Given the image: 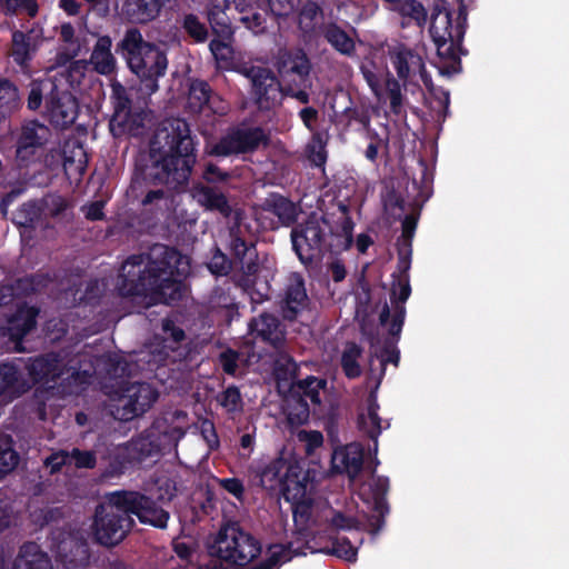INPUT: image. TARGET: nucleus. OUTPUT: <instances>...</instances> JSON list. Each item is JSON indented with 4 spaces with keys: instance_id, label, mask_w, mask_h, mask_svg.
<instances>
[{
    "instance_id": "obj_6",
    "label": "nucleus",
    "mask_w": 569,
    "mask_h": 569,
    "mask_svg": "<svg viewBox=\"0 0 569 569\" xmlns=\"http://www.w3.org/2000/svg\"><path fill=\"white\" fill-rule=\"evenodd\" d=\"M134 520L129 511L128 490H116L107 503L94 509L92 533L100 546L116 547L132 530Z\"/></svg>"
},
{
    "instance_id": "obj_30",
    "label": "nucleus",
    "mask_w": 569,
    "mask_h": 569,
    "mask_svg": "<svg viewBox=\"0 0 569 569\" xmlns=\"http://www.w3.org/2000/svg\"><path fill=\"white\" fill-rule=\"evenodd\" d=\"M311 63L307 52L302 48L290 49L286 52L280 62V72L296 74L298 81L307 84L310 78Z\"/></svg>"
},
{
    "instance_id": "obj_50",
    "label": "nucleus",
    "mask_w": 569,
    "mask_h": 569,
    "mask_svg": "<svg viewBox=\"0 0 569 569\" xmlns=\"http://www.w3.org/2000/svg\"><path fill=\"white\" fill-rule=\"evenodd\" d=\"M293 513V523L298 529V535L307 536L308 526L311 519L313 502L312 499L305 498L299 499L297 502L291 505Z\"/></svg>"
},
{
    "instance_id": "obj_15",
    "label": "nucleus",
    "mask_w": 569,
    "mask_h": 569,
    "mask_svg": "<svg viewBox=\"0 0 569 569\" xmlns=\"http://www.w3.org/2000/svg\"><path fill=\"white\" fill-rule=\"evenodd\" d=\"M389 57L399 79L406 81L411 76L419 73L427 87L431 84V78L426 69L423 59L413 49L398 47L389 52Z\"/></svg>"
},
{
    "instance_id": "obj_26",
    "label": "nucleus",
    "mask_w": 569,
    "mask_h": 569,
    "mask_svg": "<svg viewBox=\"0 0 569 569\" xmlns=\"http://www.w3.org/2000/svg\"><path fill=\"white\" fill-rule=\"evenodd\" d=\"M193 198L198 203L204 207L206 210L216 211L224 218L232 214V207L228 200V196L220 190L208 187V184L198 183L193 188Z\"/></svg>"
},
{
    "instance_id": "obj_23",
    "label": "nucleus",
    "mask_w": 569,
    "mask_h": 569,
    "mask_svg": "<svg viewBox=\"0 0 569 569\" xmlns=\"http://www.w3.org/2000/svg\"><path fill=\"white\" fill-rule=\"evenodd\" d=\"M161 448L153 435H140L127 441V452L130 468L146 461H153L160 455Z\"/></svg>"
},
{
    "instance_id": "obj_49",
    "label": "nucleus",
    "mask_w": 569,
    "mask_h": 569,
    "mask_svg": "<svg viewBox=\"0 0 569 569\" xmlns=\"http://www.w3.org/2000/svg\"><path fill=\"white\" fill-rule=\"evenodd\" d=\"M392 10L403 18H409L418 27H425L428 20L427 10L418 0H399L398 6H393Z\"/></svg>"
},
{
    "instance_id": "obj_55",
    "label": "nucleus",
    "mask_w": 569,
    "mask_h": 569,
    "mask_svg": "<svg viewBox=\"0 0 569 569\" xmlns=\"http://www.w3.org/2000/svg\"><path fill=\"white\" fill-rule=\"evenodd\" d=\"M218 402L228 412H236L242 409L241 390L236 385H230L218 395Z\"/></svg>"
},
{
    "instance_id": "obj_37",
    "label": "nucleus",
    "mask_w": 569,
    "mask_h": 569,
    "mask_svg": "<svg viewBox=\"0 0 569 569\" xmlns=\"http://www.w3.org/2000/svg\"><path fill=\"white\" fill-rule=\"evenodd\" d=\"M102 459H106L107 461L106 468L102 472L103 477L116 478L123 475L126 470L130 468L127 442L109 448L107 455L102 457Z\"/></svg>"
},
{
    "instance_id": "obj_39",
    "label": "nucleus",
    "mask_w": 569,
    "mask_h": 569,
    "mask_svg": "<svg viewBox=\"0 0 569 569\" xmlns=\"http://www.w3.org/2000/svg\"><path fill=\"white\" fill-rule=\"evenodd\" d=\"M299 367L295 358L290 356H281L277 358L273 365V377L277 380V388L281 391L286 388L289 391L290 383L297 381Z\"/></svg>"
},
{
    "instance_id": "obj_12",
    "label": "nucleus",
    "mask_w": 569,
    "mask_h": 569,
    "mask_svg": "<svg viewBox=\"0 0 569 569\" xmlns=\"http://www.w3.org/2000/svg\"><path fill=\"white\" fill-rule=\"evenodd\" d=\"M44 114L53 127L67 130L79 116V101L69 90L52 84L44 99Z\"/></svg>"
},
{
    "instance_id": "obj_53",
    "label": "nucleus",
    "mask_w": 569,
    "mask_h": 569,
    "mask_svg": "<svg viewBox=\"0 0 569 569\" xmlns=\"http://www.w3.org/2000/svg\"><path fill=\"white\" fill-rule=\"evenodd\" d=\"M375 358L380 360L381 372L383 376L386 373V367L388 363H393L398 366L400 361V351L396 345V342L385 340L383 347L380 352H371L369 358V365L372 366Z\"/></svg>"
},
{
    "instance_id": "obj_33",
    "label": "nucleus",
    "mask_w": 569,
    "mask_h": 569,
    "mask_svg": "<svg viewBox=\"0 0 569 569\" xmlns=\"http://www.w3.org/2000/svg\"><path fill=\"white\" fill-rule=\"evenodd\" d=\"M37 308H20L8 323L9 337L12 341L20 343L23 338L37 327Z\"/></svg>"
},
{
    "instance_id": "obj_22",
    "label": "nucleus",
    "mask_w": 569,
    "mask_h": 569,
    "mask_svg": "<svg viewBox=\"0 0 569 569\" xmlns=\"http://www.w3.org/2000/svg\"><path fill=\"white\" fill-rule=\"evenodd\" d=\"M12 569H54L48 552L34 541H26L12 562Z\"/></svg>"
},
{
    "instance_id": "obj_32",
    "label": "nucleus",
    "mask_w": 569,
    "mask_h": 569,
    "mask_svg": "<svg viewBox=\"0 0 569 569\" xmlns=\"http://www.w3.org/2000/svg\"><path fill=\"white\" fill-rule=\"evenodd\" d=\"M321 33L326 41L343 57H353L357 52L356 41L337 22H327L321 28Z\"/></svg>"
},
{
    "instance_id": "obj_59",
    "label": "nucleus",
    "mask_w": 569,
    "mask_h": 569,
    "mask_svg": "<svg viewBox=\"0 0 569 569\" xmlns=\"http://www.w3.org/2000/svg\"><path fill=\"white\" fill-rule=\"evenodd\" d=\"M209 48L217 62H230L232 60V40L216 37L210 41Z\"/></svg>"
},
{
    "instance_id": "obj_17",
    "label": "nucleus",
    "mask_w": 569,
    "mask_h": 569,
    "mask_svg": "<svg viewBox=\"0 0 569 569\" xmlns=\"http://www.w3.org/2000/svg\"><path fill=\"white\" fill-rule=\"evenodd\" d=\"M308 305V295L303 277L300 273L290 276L284 288V297L281 305L284 320H296L300 311Z\"/></svg>"
},
{
    "instance_id": "obj_46",
    "label": "nucleus",
    "mask_w": 569,
    "mask_h": 569,
    "mask_svg": "<svg viewBox=\"0 0 569 569\" xmlns=\"http://www.w3.org/2000/svg\"><path fill=\"white\" fill-rule=\"evenodd\" d=\"M295 385L306 400L309 399L311 403L320 405V390L327 388L328 380L309 375L305 379H298Z\"/></svg>"
},
{
    "instance_id": "obj_31",
    "label": "nucleus",
    "mask_w": 569,
    "mask_h": 569,
    "mask_svg": "<svg viewBox=\"0 0 569 569\" xmlns=\"http://www.w3.org/2000/svg\"><path fill=\"white\" fill-rule=\"evenodd\" d=\"M90 62L100 74L116 72L117 59L112 54V38L109 36L98 37L94 48L90 54Z\"/></svg>"
},
{
    "instance_id": "obj_63",
    "label": "nucleus",
    "mask_w": 569,
    "mask_h": 569,
    "mask_svg": "<svg viewBox=\"0 0 569 569\" xmlns=\"http://www.w3.org/2000/svg\"><path fill=\"white\" fill-rule=\"evenodd\" d=\"M310 86V78L306 84L301 82L288 83L283 87V96L291 97L302 104H308V102H310V93H308L307 89H309Z\"/></svg>"
},
{
    "instance_id": "obj_35",
    "label": "nucleus",
    "mask_w": 569,
    "mask_h": 569,
    "mask_svg": "<svg viewBox=\"0 0 569 569\" xmlns=\"http://www.w3.org/2000/svg\"><path fill=\"white\" fill-rule=\"evenodd\" d=\"M287 462L286 458L278 457L260 468L257 475L260 478L261 487L268 490L278 489L281 493L282 477L286 472Z\"/></svg>"
},
{
    "instance_id": "obj_45",
    "label": "nucleus",
    "mask_w": 569,
    "mask_h": 569,
    "mask_svg": "<svg viewBox=\"0 0 569 569\" xmlns=\"http://www.w3.org/2000/svg\"><path fill=\"white\" fill-rule=\"evenodd\" d=\"M298 555H306L302 547H295L293 541L286 545H272L269 547V553L266 558L269 569L278 567V565L286 563L298 557Z\"/></svg>"
},
{
    "instance_id": "obj_3",
    "label": "nucleus",
    "mask_w": 569,
    "mask_h": 569,
    "mask_svg": "<svg viewBox=\"0 0 569 569\" xmlns=\"http://www.w3.org/2000/svg\"><path fill=\"white\" fill-rule=\"evenodd\" d=\"M468 29V7L461 0L456 13L448 9L445 0L433 4L429 33L440 59L439 72L443 76L460 73L461 57L468 54L463 38Z\"/></svg>"
},
{
    "instance_id": "obj_40",
    "label": "nucleus",
    "mask_w": 569,
    "mask_h": 569,
    "mask_svg": "<svg viewBox=\"0 0 569 569\" xmlns=\"http://www.w3.org/2000/svg\"><path fill=\"white\" fill-rule=\"evenodd\" d=\"M43 209L36 200L26 201L21 204L12 221L16 226L26 228L27 230H37L40 226Z\"/></svg>"
},
{
    "instance_id": "obj_7",
    "label": "nucleus",
    "mask_w": 569,
    "mask_h": 569,
    "mask_svg": "<svg viewBox=\"0 0 569 569\" xmlns=\"http://www.w3.org/2000/svg\"><path fill=\"white\" fill-rule=\"evenodd\" d=\"M333 228L326 216L311 213L292 227V248L306 266L319 262L326 253L333 252Z\"/></svg>"
},
{
    "instance_id": "obj_41",
    "label": "nucleus",
    "mask_w": 569,
    "mask_h": 569,
    "mask_svg": "<svg viewBox=\"0 0 569 569\" xmlns=\"http://www.w3.org/2000/svg\"><path fill=\"white\" fill-rule=\"evenodd\" d=\"M362 348L355 341L346 343L340 358L341 368L348 379H357L361 376V365L359 358L362 356Z\"/></svg>"
},
{
    "instance_id": "obj_19",
    "label": "nucleus",
    "mask_w": 569,
    "mask_h": 569,
    "mask_svg": "<svg viewBox=\"0 0 569 569\" xmlns=\"http://www.w3.org/2000/svg\"><path fill=\"white\" fill-rule=\"evenodd\" d=\"M249 333L269 346L278 348L282 345L284 335L279 318L271 313H261L253 317L248 323Z\"/></svg>"
},
{
    "instance_id": "obj_42",
    "label": "nucleus",
    "mask_w": 569,
    "mask_h": 569,
    "mask_svg": "<svg viewBox=\"0 0 569 569\" xmlns=\"http://www.w3.org/2000/svg\"><path fill=\"white\" fill-rule=\"evenodd\" d=\"M139 127H141V119L139 114L132 112V106L123 114H112L109 121V129L116 138L134 133Z\"/></svg>"
},
{
    "instance_id": "obj_13",
    "label": "nucleus",
    "mask_w": 569,
    "mask_h": 569,
    "mask_svg": "<svg viewBox=\"0 0 569 569\" xmlns=\"http://www.w3.org/2000/svg\"><path fill=\"white\" fill-rule=\"evenodd\" d=\"M158 397V390L148 382L130 385L120 398V419L129 421L144 415L146 411L152 408Z\"/></svg>"
},
{
    "instance_id": "obj_56",
    "label": "nucleus",
    "mask_w": 569,
    "mask_h": 569,
    "mask_svg": "<svg viewBox=\"0 0 569 569\" xmlns=\"http://www.w3.org/2000/svg\"><path fill=\"white\" fill-rule=\"evenodd\" d=\"M234 178L232 171H226L214 162H207L203 164L202 179L206 180L208 186L227 183V181Z\"/></svg>"
},
{
    "instance_id": "obj_18",
    "label": "nucleus",
    "mask_w": 569,
    "mask_h": 569,
    "mask_svg": "<svg viewBox=\"0 0 569 569\" xmlns=\"http://www.w3.org/2000/svg\"><path fill=\"white\" fill-rule=\"evenodd\" d=\"M167 1L170 0H123L121 17L127 22L146 26L157 20Z\"/></svg>"
},
{
    "instance_id": "obj_2",
    "label": "nucleus",
    "mask_w": 569,
    "mask_h": 569,
    "mask_svg": "<svg viewBox=\"0 0 569 569\" xmlns=\"http://www.w3.org/2000/svg\"><path fill=\"white\" fill-rule=\"evenodd\" d=\"M187 258L178 248L153 244L146 253H132L119 269L116 289L121 297H149L153 303L174 305L182 300L188 272Z\"/></svg>"
},
{
    "instance_id": "obj_21",
    "label": "nucleus",
    "mask_w": 569,
    "mask_h": 569,
    "mask_svg": "<svg viewBox=\"0 0 569 569\" xmlns=\"http://www.w3.org/2000/svg\"><path fill=\"white\" fill-rule=\"evenodd\" d=\"M262 212H269L277 217L281 226H296L300 208L295 201L280 193H270L261 203Z\"/></svg>"
},
{
    "instance_id": "obj_29",
    "label": "nucleus",
    "mask_w": 569,
    "mask_h": 569,
    "mask_svg": "<svg viewBox=\"0 0 569 569\" xmlns=\"http://www.w3.org/2000/svg\"><path fill=\"white\" fill-rule=\"evenodd\" d=\"M213 97V90L207 80H191L187 99L188 111L192 114H199V112H202L203 110H211L216 112L212 106Z\"/></svg>"
},
{
    "instance_id": "obj_14",
    "label": "nucleus",
    "mask_w": 569,
    "mask_h": 569,
    "mask_svg": "<svg viewBox=\"0 0 569 569\" xmlns=\"http://www.w3.org/2000/svg\"><path fill=\"white\" fill-rule=\"evenodd\" d=\"M128 502L130 515L137 516L142 525L160 528V530L168 527L170 511L163 509L158 500L137 490H128Z\"/></svg>"
},
{
    "instance_id": "obj_34",
    "label": "nucleus",
    "mask_w": 569,
    "mask_h": 569,
    "mask_svg": "<svg viewBox=\"0 0 569 569\" xmlns=\"http://www.w3.org/2000/svg\"><path fill=\"white\" fill-rule=\"evenodd\" d=\"M58 557L67 568L84 567L89 561L88 545L78 540L62 541L58 547Z\"/></svg>"
},
{
    "instance_id": "obj_38",
    "label": "nucleus",
    "mask_w": 569,
    "mask_h": 569,
    "mask_svg": "<svg viewBox=\"0 0 569 569\" xmlns=\"http://www.w3.org/2000/svg\"><path fill=\"white\" fill-rule=\"evenodd\" d=\"M29 388L30 385L26 380L21 381V372L17 363H0V395L6 393V391L24 393Z\"/></svg>"
},
{
    "instance_id": "obj_1",
    "label": "nucleus",
    "mask_w": 569,
    "mask_h": 569,
    "mask_svg": "<svg viewBox=\"0 0 569 569\" xmlns=\"http://www.w3.org/2000/svg\"><path fill=\"white\" fill-rule=\"evenodd\" d=\"M199 141L187 120L172 117L161 121L149 141V153L136 163V174L147 184L160 186L149 190L140 203L149 220H158L172 202L174 192L187 189Z\"/></svg>"
},
{
    "instance_id": "obj_10",
    "label": "nucleus",
    "mask_w": 569,
    "mask_h": 569,
    "mask_svg": "<svg viewBox=\"0 0 569 569\" xmlns=\"http://www.w3.org/2000/svg\"><path fill=\"white\" fill-rule=\"evenodd\" d=\"M51 138L50 127L39 120L21 123L16 136V160L21 166L34 162Z\"/></svg>"
},
{
    "instance_id": "obj_48",
    "label": "nucleus",
    "mask_w": 569,
    "mask_h": 569,
    "mask_svg": "<svg viewBox=\"0 0 569 569\" xmlns=\"http://www.w3.org/2000/svg\"><path fill=\"white\" fill-rule=\"evenodd\" d=\"M19 462V453L12 446V437L0 435V479L12 472Z\"/></svg>"
},
{
    "instance_id": "obj_60",
    "label": "nucleus",
    "mask_w": 569,
    "mask_h": 569,
    "mask_svg": "<svg viewBox=\"0 0 569 569\" xmlns=\"http://www.w3.org/2000/svg\"><path fill=\"white\" fill-rule=\"evenodd\" d=\"M406 320V306L395 305L393 306V316L389 323V337L386 338L387 341L398 343L402 327Z\"/></svg>"
},
{
    "instance_id": "obj_54",
    "label": "nucleus",
    "mask_w": 569,
    "mask_h": 569,
    "mask_svg": "<svg viewBox=\"0 0 569 569\" xmlns=\"http://www.w3.org/2000/svg\"><path fill=\"white\" fill-rule=\"evenodd\" d=\"M330 552L346 561H357L358 548L347 536H336L331 539Z\"/></svg>"
},
{
    "instance_id": "obj_11",
    "label": "nucleus",
    "mask_w": 569,
    "mask_h": 569,
    "mask_svg": "<svg viewBox=\"0 0 569 569\" xmlns=\"http://www.w3.org/2000/svg\"><path fill=\"white\" fill-rule=\"evenodd\" d=\"M247 77L251 82V97L259 110L269 111L280 104L283 88L270 68L252 67Z\"/></svg>"
},
{
    "instance_id": "obj_5",
    "label": "nucleus",
    "mask_w": 569,
    "mask_h": 569,
    "mask_svg": "<svg viewBox=\"0 0 569 569\" xmlns=\"http://www.w3.org/2000/svg\"><path fill=\"white\" fill-rule=\"evenodd\" d=\"M209 551L219 562L214 569H227L223 565L240 569L261 555L262 546L259 538L244 530L238 521H228L220 527Z\"/></svg>"
},
{
    "instance_id": "obj_47",
    "label": "nucleus",
    "mask_w": 569,
    "mask_h": 569,
    "mask_svg": "<svg viewBox=\"0 0 569 569\" xmlns=\"http://www.w3.org/2000/svg\"><path fill=\"white\" fill-rule=\"evenodd\" d=\"M355 221L351 216L340 218L339 228L333 230V252L347 251L353 243Z\"/></svg>"
},
{
    "instance_id": "obj_8",
    "label": "nucleus",
    "mask_w": 569,
    "mask_h": 569,
    "mask_svg": "<svg viewBox=\"0 0 569 569\" xmlns=\"http://www.w3.org/2000/svg\"><path fill=\"white\" fill-rule=\"evenodd\" d=\"M269 143L270 136L263 127L241 121L228 127L223 136L207 149V153L210 157H238V154L257 152L261 146L267 147Z\"/></svg>"
},
{
    "instance_id": "obj_52",
    "label": "nucleus",
    "mask_w": 569,
    "mask_h": 569,
    "mask_svg": "<svg viewBox=\"0 0 569 569\" xmlns=\"http://www.w3.org/2000/svg\"><path fill=\"white\" fill-rule=\"evenodd\" d=\"M181 27L193 42L208 41V28L204 22L200 21L198 16L193 13L186 14L181 21Z\"/></svg>"
},
{
    "instance_id": "obj_57",
    "label": "nucleus",
    "mask_w": 569,
    "mask_h": 569,
    "mask_svg": "<svg viewBox=\"0 0 569 569\" xmlns=\"http://www.w3.org/2000/svg\"><path fill=\"white\" fill-rule=\"evenodd\" d=\"M207 267L216 276H227L233 269V262L219 247H216Z\"/></svg>"
},
{
    "instance_id": "obj_16",
    "label": "nucleus",
    "mask_w": 569,
    "mask_h": 569,
    "mask_svg": "<svg viewBox=\"0 0 569 569\" xmlns=\"http://www.w3.org/2000/svg\"><path fill=\"white\" fill-rule=\"evenodd\" d=\"M29 379L36 383H57L62 375L61 362L57 353H46L36 358H29L24 363Z\"/></svg>"
},
{
    "instance_id": "obj_20",
    "label": "nucleus",
    "mask_w": 569,
    "mask_h": 569,
    "mask_svg": "<svg viewBox=\"0 0 569 569\" xmlns=\"http://www.w3.org/2000/svg\"><path fill=\"white\" fill-rule=\"evenodd\" d=\"M231 260L233 269L240 268L246 276H254L259 270L257 247L239 236H231Z\"/></svg>"
},
{
    "instance_id": "obj_4",
    "label": "nucleus",
    "mask_w": 569,
    "mask_h": 569,
    "mask_svg": "<svg viewBox=\"0 0 569 569\" xmlns=\"http://www.w3.org/2000/svg\"><path fill=\"white\" fill-rule=\"evenodd\" d=\"M116 52L124 59L128 70L136 74L149 94L159 89V79L166 76L169 59L166 48L146 41L137 27L127 28L116 46Z\"/></svg>"
},
{
    "instance_id": "obj_43",
    "label": "nucleus",
    "mask_w": 569,
    "mask_h": 569,
    "mask_svg": "<svg viewBox=\"0 0 569 569\" xmlns=\"http://www.w3.org/2000/svg\"><path fill=\"white\" fill-rule=\"evenodd\" d=\"M207 20L209 21L214 38L233 39L234 31L231 21L221 7H211L207 11Z\"/></svg>"
},
{
    "instance_id": "obj_24",
    "label": "nucleus",
    "mask_w": 569,
    "mask_h": 569,
    "mask_svg": "<svg viewBox=\"0 0 569 569\" xmlns=\"http://www.w3.org/2000/svg\"><path fill=\"white\" fill-rule=\"evenodd\" d=\"M284 413L289 426L300 427L310 419V406L307 399L302 398L295 383L289 385V391L284 392Z\"/></svg>"
},
{
    "instance_id": "obj_62",
    "label": "nucleus",
    "mask_w": 569,
    "mask_h": 569,
    "mask_svg": "<svg viewBox=\"0 0 569 569\" xmlns=\"http://www.w3.org/2000/svg\"><path fill=\"white\" fill-rule=\"evenodd\" d=\"M411 293V287H410V279L408 274H405V277H399L397 279V282L393 283V289L390 293V299L392 305H402L405 306V302L408 300L409 296Z\"/></svg>"
},
{
    "instance_id": "obj_51",
    "label": "nucleus",
    "mask_w": 569,
    "mask_h": 569,
    "mask_svg": "<svg viewBox=\"0 0 569 569\" xmlns=\"http://www.w3.org/2000/svg\"><path fill=\"white\" fill-rule=\"evenodd\" d=\"M161 332L166 347L172 351L186 340L187 335L182 327L177 326L176 321L167 317L161 321Z\"/></svg>"
},
{
    "instance_id": "obj_28",
    "label": "nucleus",
    "mask_w": 569,
    "mask_h": 569,
    "mask_svg": "<svg viewBox=\"0 0 569 569\" xmlns=\"http://www.w3.org/2000/svg\"><path fill=\"white\" fill-rule=\"evenodd\" d=\"M37 50V36L34 30H14L11 33V57L21 68L31 62Z\"/></svg>"
},
{
    "instance_id": "obj_44",
    "label": "nucleus",
    "mask_w": 569,
    "mask_h": 569,
    "mask_svg": "<svg viewBox=\"0 0 569 569\" xmlns=\"http://www.w3.org/2000/svg\"><path fill=\"white\" fill-rule=\"evenodd\" d=\"M21 104V99L17 84L11 80L0 79V114L3 117L11 116Z\"/></svg>"
},
{
    "instance_id": "obj_9",
    "label": "nucleus",
    "mask_w": 569,
    "mask_h": 569,
    "mask_svg": "<svg viewBox=\"0 0 569 569\" xmlns=\"http://www.w3.org/2000/svg\"><path fill=\"white\" fill-rule=\"evenodd\" d=\"M378 459H375V467L371 468V473L376 472ZM390 490V479L382 476H373L368 483V488L363 489L360 493L361 499L370 509V515L367 516L368 532L371 536H377L386 526V518L390 512V505L388 503L387 496Z\"/></svg>"
},
{
    "instance_id": "obj_58",
    "label": "nucleus",
    "mask_w": 569,
    "mask_h": 569,
    "mask_svg": "<svg viewBox=\"0 0 569 569\" xmlns=\"http://www.w3.org/2000/svg\"><path fill=\"white\" fill-rule=\"evenodd\" d=\"M386 91L390 100V109L393 114H400L402 111V90L399 80L388 74L385 83Z\"/></svg>"
},
{
    "instance_id": "obj_27",
    "label": "nucleus",
    "mask_w": 569,
    "mask_h": 569,
    "mask_svg": "<svg viewBox=\"0 0 569 569\" xmlns=\"http://www.w3.org/2000/svg\"><path fill=\"white\" fill-rule=\"evenodd\" d=\"M367 403L368 412L367 415L360 413L358 416L357 425L359 427V430L363 432L365 436L372 440V446L369 447V451H373L375 453H377L378 437L382 430L381 419L378 413L380 406L377 401V396L370 393Z\"/></svg>"
},
{
    "instance_id": "obj_36",
    "label": "nucleus",
    "mask_w": 569,
    "mask_h": 569,
    "mask_svg": "<svg viewBox=\"0 0 569 569\" xmlns=\"http://www.w3.org/2000/svg\"><path fill=\"white\" fill-rule=\"evenodd\" d=\"M335 459L342 463V470L349 478L355 479L360 475L365 462V448L361 445H350L337 452Z\"/></svg>"
},
{
    "instance_id": "obj_64",
    "label": "nucleus",
    "mask_w": 569,
    "mask_h": 569,
    "mask_svg": "<svg viewBox=\"0 0 569 569\" xmlns=\"http://www.w3.org/2000/svg\"><path fill=\"white\" fill-rule=\"evenodd\" d=\"M47 274L34 273L19 280V286L26 293H37L44 289L49 282Z\"/></svg>"
},
{
    "instance_id": "obj_61",
    "label": "nucleus",
    "mask_w": 569,
    "mask_h": 569,
    "mask_svg": "<svg viewBox=\"0 0 569 569\" xmlns=\"http://www.w3.org/2000/svg\"><path fill=\"white\" fill-rule=\"evenodd\" d=\"M318 16H323L322 7L317 1L308 0L301 6L299 12L300 22L305 23L306 28L312 29Z\"/></svg>"
},
{
    "instance_id": "obj_25",
    "label": "nucleus",
    "mask_w": 569,
    "mask_h": 569,
    "mask_svg": "<svg viewBox=\"0 0 569 569\" xmlns=\"http://www.w3.org/2000/svg\"><path fill=\"white\" fill-rule=\"evenodd\" d=\"M280 495L291 505L307 495V478L298 463L287 462Z\"/></svg>"
}]
</instances>
